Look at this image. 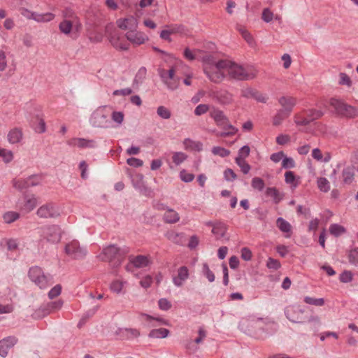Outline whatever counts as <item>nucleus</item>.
<instances>
[{"mask_svg":"<svg viewBox=\"0 0 358 358\" xmlns=\"http://www.w3.org/2000/svg\"><path fill=\"white\" fill-rule=\"evenodd\" d=\"M296 166L294 159L291 157L285 155L282 162V168L285 169H293Z\"/></svg>","mask_w":358,"mask_h":358,"instance_id":"nucleus-60","label":"nucleus"},{"mask_svg":"<svg viewBox=\"0 0 358 358\" xmlns=\"http://www.w3.org/2000/svg\"><path fill=\"white\" fill-rule=\"evenodd\" d=\"M348 259L351 264L358 265V248H355L350 251Z\"/></svg>","mask_w":358,"mask_h":358,"instance_id":"nucleus-61","label":"nucleus"},{"mask_svg":"<svg viewBox=\"0 0 358 358\" xmlns=\"http://www.w3.org/2000/svg\"><path fill=\"white\" fill-rule=\"evenodd\" d=\"M36 215L41 218H57L60 215V210L55 203H47L38 208Z\"/></svg>","mask_w":358,"mask_h":358,"instance_id":"nucleus-9","label":"nucleus"},{"mask_svg":"<svg viewBox=\"0 0 358 358\" xmlns=\"http://www.w3.org/2000/svg\"><path fill=\"white\" fill-rule=\"evenodd\" d=\"M49 314H50V312L48 307H47V303H43L34 310L32 317L34 319H41Z\"/></svg>","mask_w":358,"mask_h":358,"instance_id":"nucleus-40","label":"nucleus"},{"mask_svg":"<svg viewBox=\"0 0 358 358\" xmlns=\"http://www.w3.org/2000/svg\"><path fill=\"white\" fill-rule=\"evenodd\" d=\"M159 308L164 311H167L171 308V302L166 298H161L158 301Z\"/></svg>","mask_w":358,"mask_h":358,"instance_id":"nucleus-63","label":"nucleus"},{"mask_svg":"<svg viewBox=\"0 0 358 358\" xmlns=\"http://www.w3.org/2000/svg\"><path fill=\"white\" fill-rule=\"evenodd\" d=\"M126 38L129 41L135 45L143 44L148 38L142 32L137 31L136 29L128 31L125 34Z\"/></svg>","mask_w":358,"mask_h":358,"instance_id":"nucleus-19","label":"nucleus"},{"mask_svg":"<svg viewBox=\"0 0 358 358\" xmlns=\"http://www.w3.org/2000/svg\"><path fill=\"white\" fill-rule=\"evenodd\" d=\"M20 14L27 20H34L36 12L29 10L28 8L22 7L19 8Z\"/></svg>","mask_w":358,"mask_h":358,"instance_id":"nucleus-62","label":"nucleus"},{"mask_svg":"<svg viewBox=\"0 0 358 358\" xmlns=\"http://www.w3.org/2000/svg\"><path fill=\"white\" fill-rule=\"evenodd\" d=\"M329 233L335 237H338L346 232V229L338 224H331L329 228Z\"/></svg>","mask_w":358,"mask_h":358,"instance_id":"nucleus-43","label":"nucleus"},{"mask_svg":"<svg viewBox=\"0 0 358 358\" xmlns=\"http://www.w3.org/2000/svg\"><path fill=\"white\" fill-rule=\"evenodd\" d=\"M120 334L124 338L127 340L137 338L140 335V332L138 329L132 328L120 329Z\"/></svg>","mask_w":358,"mask_h":358,"instance_id":"nucleus-38","label":"nucleus"},{"mask_svg":"<svg viewBox=\"0 0 358 358\" xmlns=\"http://www.w3.org/2000/svg\"><path fill=\"white\" fill-rule=\"evenodd\" d=\"M166 213L164 215V220L166 223L173 224L180 220L179 214L172 208H167Z\"/></svg>","mask_w":358,"mask_h":358,"instance_id":"nucleus-37","label":"nucleus"},{"mask_svg":"<svg viewBox=\"0 0 358 358\" xmlns=\"http://www.w3.org/2000/svg\"><path fill=\"white\" fill-rule=\"evenodd\" d=\"M210 116L214 120L216 124L220 127H222L225 124L229 122L228 117L221 110L213 108V110L210 113Z\"/></svg>","mask_w":358,"mask_h":358,"instance_id":"nucleus-24","label":"nucleus"},{"mask_svg":"<svg viewBox=\"0 0 358 358\" xmlns=\"http://www.w3.org/2000/svg\"><path fill=\"white\" fill-rule=\"evenodd\" d=\"M303 310L296 306H289L285 309V315L286 317L292 322L301 323V315Z\"/></svg>","mask_w":358,"mask_h":358,"instance_id":"nucleus-13","label":"nucleus"},{"mask_svg":"<svg viewBox=\"0 0 358 358\" xmlns=\"http://www.w3.org/2000/svg\"><path fill=\"white\" fill-rule=\"evenodd\" d=\"M129 251L127 246L120 248L110 244L103 248L99 257L103 262H109L113 268H117L121 265Z\"/></svg>","mask_w":358,"mask_h":358,"instance_id":"nucleus-1","label":"nucleus"},{"mask_svg":"<svg viewBox=\"0 0 358 358\" xmlns=\"http://www.w3.org/2000/svg\"><path fill=\"white\" fill-rule=\"evenodd\" d=\"M294 122L297 126H307L309 124L308 117H303L301 113H296L294 115Z\"/></svg>","mask_w":358,"mask_h":358,"instance_id":"nucleus-54","label":"nucleus"},{"mask_svg":"<svg viewBox=\"0 0 358 358\" xmlns=\"http://www.w3.org/2000/svg\"><path fill=\"white\" fill-rule=\"evenodd\" d=\"M73 28V22L70 20H63L59 24V31L66 35H68L71 33Z\"/></svg>","mask_w":358,"mask_h":358,"instance_id":"nucleus-44","label":"nucleus"},{"mask_svg":"<svg viewBox=\"0 0 358 358\" xmlns=\"http://www.w3.org/2000/svg\"><path fill=\"white\" fill-rule=\"evenodd\" d=\"M126 284V281L115 280L111 282L110 285V289L114 293H116L117 294H122L124 293L123 289Z\"/></svg>","mask_w":358,"mask_h":358,"instance_id":"nucleus-41","label":"nucleus"},{"mask_svg":"<svg viewBox=\"0 0 358 358\" xmlns=\"http://www.w3.org/2000/svg\"><path fill=\"white\" fill-rule=\"evenodd\" d=\"M147 76V69L145 66H141L136 73L132 83L134 88H138V87L145 81Z\"/></svg>","mask_w":358,"mask_h":358,"instance_id":"nucleus-28","label":"nucleus"},{"mask_svg":"<svg viewBox=\"0 0 358 358\" xmlns=\"http://www.w3.org/2000/svg\"><path fill=\"white\" fill-rule=\"evenodd\" d=\"M22 138V132L20 129H11L8 134V140L10 143H17Z\"/></svg>","mask_w":358,"mask_h":358,"instance_id":"nucleus-39","label":"nucleus"},{"mask_svg":"<svg viewBox=\"0 0 358 358\" xmlns=\"http://www.w3.org/2000/svg\"><path fill=\"white\" fill-rule=\"evenodd\" d=\"M43 178L41 175H31L26 178L15 179L13 185L15 188L22 191L41 184Z\"/></svg>","mask_w":358,"mask_h":358,"instance_id":"nucleus-8","label":"nucleus"},{"mask_svg":"<svg viewBox=\"0 0 358 358\" xmlns=\"http://www.w3.org/2000/svg\"><path fill=\"white\" fill-rule=\"evenodd\" d=\"M187 158V155L182 152H176L173 153L172 159L173 163L178 166Z\"/></svg>","mask_w":358,"mask_h":358,"instance_id":"nucleus-56","label":"nucleus"},{"mask_svg":"<svg viewBox=\"0 0 358 358\" xmlns=\"http://www.w3.org/2000/svg\"><path fill=\"white\" fill-rule=\"evenodd\" d=\"M235 162L241 168V171L244 174H248L250 172L251 166L245 160V159H241V157H236Z\"/></svg>","mask_w":358,"mask_h":358,"instance_id":"nucleus-48","label":"nucleus"},{"mask_svg":"<svg viewBox=\"0 0 358 358\" xmlns=\"http://www.w3.org/2000/svg\"><path fill=\"white\" fill-rule=\"evenodd\" d=\"M276 225L280 231L288 234L285 236L287 238H289L291 236L292 226L289 222L280 217L276 220Z\"/></svg>","mask_w":358,"mask_h":358,"instance_id":"nucleus-31","label":"nucleus"},{"mask_svg":"<svg viewBox=\"0 0 358 358\" xmlns=\"http://www.w3.org/2000/svg\"><path fill=\"white\" fill-rule=\"evenodd\" d=\"M306 112L308 120H309V124L311 122L320 118L324 115V112L322 110H318V109H313V108L309 109V110H306Z\"/></svg>","mask_w":358,"mask_h":358,"instance_id":"nucleus-45","label":"nucleus"},{"mask_svg":"<svg viewBox=\"0 0 358 358\" xmlns=\"http://www.w3.org/2000/svg\"><path fill=\"white\" fill-rule=\"evenodd\" d=\"M20 218V213L15 211H8L3 215V219L5 223L10 224Z\"/></svg>","mask_w":358,"mask_h":358,"instance_id":"nucleus-46","label":"nucleus"},{"mask_svg":"<svg viewBox=\"0 0 358 358\" xmlns=\"http://www.w3.org/2000/svg\"><path fill=\"white\" fill-rule=\"evenodd\" d=\"M268 326L262 318H259L254 321L252 327L256 329L257 331L254 333L255 336L257 339H265L268 336Z\"/></svg>","mask_w":358,"mask_h":358,"instance_id":"nucleus-15","label":"nucleus"},{"mask_svg":"<svg viewBox=\"0 0 358 358\" xmlns=\"http://www.w3.org/2000/svg\"><path fill=\"white\" fill-rule=\"evenodd\" d=\"M55 17V15L50 12L44 13H38L36 12L34 21L37 23H47L52 21Z\"/></svg>","mask_w":358,"mask_h":358,"instance_id":"nucleus-35","label":"nucleus"},{"mask_svg":"<svg viewBox=\"0 0 358 358\" xmlns=\"http://www.w3.org/2000/svg\"><path fill=\"white\" fill-rule=\"evenodd\" d=\"M244 96L246 97H252L261 103H266L268 100V97L266 95L259 92L256 90L251 88L245 90Z\"/></svg>","mask_w":358,"mask_h":358,"instance_id":"nucleus-33","label":"nucleus"},{"mask_svg":"<svg viewBox=\"0 0 358 358\" xmlns=\"http://www.w3.org/2000/svg\"><path fill=\"white\" fill-rule=\"evenodd\" d=\"M290 113L283 110L282 108L278 109L275 115L273 117V125L275 127L280 125L284 120L290 116Z\"/></svg>","mask_w":358,"mask_h":358,"instance_id":"nucleus-30","label":"nucleus"},{"mask_svg":"<svg viewBox=\"0 0 358 358\" xmlns=\"http://www.w3.org/2000/svg\"><path fill=\"white\" fill-rule=\"evenodd\" d=\"M89 122L92 127L108 129L113 127L106 106H99L90 115Z\"/></svg>","mask_w":358,"mask_h":358,"instance_id":"nucleus-2","label":"nucleus"},{"mask_svg":"<svg viewBox=\"0 0 358 358\" xmlns=\"http://www.w3.org/2000/svg\"><path fill=\"white\" fill-rule=\"evenodd\" d=\"M318 189L322 192H328L330 190V183L326 178L320 177L317 180Z\"/></svg>","mask_w":358,"mask_h":358,"instance_id":"nucleus-47","label":"nucleus"},{"mask_svg":"<svg viewBox=\"0 0 358 358\" xmlns=\"http://www.w3.org/2000/svg\"><path fill=\"white\" fill-rule=\"evenodd\" d=\"M222 128L224 129L223 131L217 132L216 134L217 136L219 137H227V136H232L235 135L238 129L234 127L232 124L229 123V122L227 124H225L224 126L222 127Z\"/></svg>","mask_w":358,"mask_h":358,"instance_id":"nucleus-36","label":"nucleus"},{"mask_svg":"<svg viewBox=\"0 0 358 358\" xmlns=\"http://www.w3.org/2000/svg\"><path fill=\"white\" fill-rule=\"evenodd\" d=\"M141 316L145 317V320L148 322L151 326L153 327L157 325H169V321L163 317H155L146 313H141Z\"/></svg>","mask_w":358,"mask_h":358,"instance_id":"nucleus-32","label":"nucleus"},{"mask_svg":"<svg viewBox=\"0 0 358 358\" xmlns=\"http://www.w3.org/2000/svg\"><path fill=\"white\" fill-rule=\"evenodd\" d=\"M209 110V105L199 104L194 109V114L197 116L202 115L206 113Z\"/></svg>","mask_w":358,"mask_h":358,"instance_id":"nucleus-64","label":"nucleus"},{"mask_svg":"<svg viewBox=\"0 0 358 358\" xmlns=\"http://www.w3.org/2000/svg\"><path fill=\"white\" fill-rule=\"evenodd\" d=\"M117 27L123 30L129 31L136 29L138 27V20L134 16H129L124 18H120L116 21Z\"/></svg>","mask_w":358,"mask_h":358,"instance_id":"nucleus-17","label":"nucleus"},{"mask_svg":"<svg viewBox=\"0 0 358 358\" xmlns=\"http://www.w3.org/2000/svg\"><path fill=\"white\" fill-rule=\"evenodd\" d=\"M50 313L60 310L63 306V301L59 299L55 301L46 303Z\"/></svg>","mask_w":358,"mask_h":358,"instance_id":"nucleus-58","label":"nucleus"},{"mask_svg":"<svg viewBox=\"0 0 358 358\" xmlns=\"http://www.w3.org/2000/svg\"><path fill=\"white\" fill-rule=\"evenodd\" d=\"M28 276L41 289H46L53 284V276L44 273L43 269L38 266H31L29 269Z\"/></svg>","mask_w":358,"mask_h":358,"instance_id":"nucleus-3","label":"nucleus"},{"mask_svg":"<svg viewBox=\"0 0 358 358\" xmlns=\"http://www.w3.org/2000/svg\"><path fill=\"white\" fill-rule=\"evenodd\" d=\"M67 144L69 146H76L80 149L96 147V142L94 140H87L83 138H73L68 141Z\"/></svg>","mask_w":358,"mask_h":358,"instance_id":"nucleus-18","label":"nucleus"},{"mask_svg":"<svg viewBox=\"0 0 358 358\" xmlns=\"http://www.w3.org/2000/svg\"><path fill=\"white\" fill-rule=\"evenodd\" d=\"M278 103L282 106L281 108L289 113H292L297 101L295 97L291 96H282L278 99Z\"/></svg>","mask_w":358,"mask_h":358,"instance_id":"nucleus-21","label":"nucleus"},{"mask_svg":"<svg viewBox=\"0 0 358 358\" xmlns=\"http://www.w3.org/2000/svg\"><path fill=\"white\" fill-rule=\"evenodd\" d=\"M329 104L338 115L349 119L358 117V108L346 103L341 99L331 98L329 100Z\"/></svg>","mask_w":358,"mask_h":358,"instance_id":"nucleus-5","label":"nucleus"},{"mask_svg":"<svg viewBox=\"0 0 358 358\" xmlns=\"http://www.w3.org/2000/svg\"><path fill=\"white\" fill-rule=\"evenodd\" d=\"M64 252L67 255L75 259H83L87 255V250L81 248L79 242L76 240L65 245Z\"/></svg>","mask_w":358,"mask_h":358,"instance_id":"nucleus-10","label":"nucleus"},{"mask_svg":"<svg viewBox=\"0 0 358 358\" xmlns=\"http://www.w3.org/2000/svg\"><path fill=\"white\" fill-rule=\"evenodd\" d=\"M354 168L350 166L345 167L341 172L343 185H351L355 180Z\"/></svg>","mask_w":358,"mask_h":358,"instance_id":"nucleus-27","label":"nucleus"},{"mask_svg":"<svg viewBox=\"0 0 358 358\" xmlns=\"http://www.w3.org/2000/svg\"><path fill=\"white\" fill-rule=\"evenodd\" d=\"M17 343V338L15 336H10L0 340V356L5 358L8 351Z\"/></svg>","mask_w":358,"mask_h":358,"instance_id":"nucleus-16","label":"nucleus"},{"mask_svg":"<svg viewBox=\"0 0 358 358\" xmlns=\"http://www.w3.org/2000/svg\"><path fill=\"white\" fill-rule=\"evenodd\" d=\"M131 182L134 188L139 191L141 194L148 197L153 196V192L146 185L142 174L134 175L131 178Z\"/></svg>","mask_w":358,"mask_h":358,"instance_id":"nucleus-12","label":"nucleus"},{"mask_svg":"<svg viewBox=\"0 0 358 358\" xmlns=\"http://www.w3.org/2000/svg\"><path fill=\"white\" fill-rule=\"evenodd\" d=\"M41 237L50 243H57L62 238V229L59 225H46L41 228Z\"/></svg>","mask_w":358,"mask_h":358,"instance_id":"nucleus-7","label":"nucleus"},{"mask_svg":"<svg viewBox=\"0 0 358 358\" xmlns=\"http://www.w3.org/2000/svg\"><path fill=\"white\" fill-rule=\"evenodd\" d=\"M303 301L307 304L316 306H322L324 304V299L323 298L315 299L310 296H305Z\"/></svg>","mask_w":358,"mask_h":358,"instance_id":"nucleus-52","label":"nucleus"},{"mask_svg":"<svg viewBox=\"0 0 358 358\" xmlns=\"http://www.w3.org/2000/svg\"><path fill=\"white\" fill-rule=\"evenodd\" d=\"M108 37L110 43L115 48L121 50H127L129 49V44L124 40L117 31L115 30L110 33Z\"/></svg>","mask_w":358,"mask_h":358,"instance_id":"nucleus-14","label":"nucleus"},{"mask_svg":"<svg viewBox=\"0 0 358 358\" xmlns=\"http://www.w3.org/2000/svg\"><path fill=\"white\" fill-rule=\"evenodd\" d=\"M189 275V269L187 266H180L177 271V275L173 277V283L177 287H182Z\"/></svg>","mask_w":358,"mask_h":358,"instance_id":"nucleus-20","label":"nucleus"},{"mask_svg":"<svg viewBox=\"0 0 358 358\" xmlns=\"http://www.w3.org/2000/svg\"><path fill=\"white\" fill-rule=\"evenodd\" d=\"M158 73L163 83L167 86L169 89L171 90L176 89V86L171 84L169 82V80H172L173 79L174 77L175 71L173 68H171L169 71L159 68L158 69Z\"/></svg>","mask_w":358,"mask_h":358,"instance_id":"nucleus-22","label":"nucleus"},{"mask_svg":"<svg viewBox=\"0 0 358 358\" xmlns=\"http://www.w3.org/2000/svg\"><path fill=\"white\" fill-rule=\"evenodd\" d=\"M227 231V227L226 224L222 222H216L212 229V234L214 235L216 240H221L224 238Z\"/></svg>","mask_w":358,"mask_h":358,"instance_id":"nucleus-26","label":"nucleus"},{"mask_svg":"<svg viewBox=\"0 0 358 358\" xmlns=\"http://www.w3.org/2000/svg\"><path fill=\"white\" fill-rule=\"evenodd\" d=\"M202 273L210 282H213L215 280V275L213 272L210 269L207 263L203 264Z\"/></svg>","mask_w":358,"mask_h":358,"instance_id":"nucleus-51","label":"nucleus"},{"mask_svg":"<svg viewBox=\"0 0 358 358\" xmlns=\"http://www.w3.org/2000/svg\"><path fill=\"white\" fill-rule=\"evenodd\" d=\"M157 115L162 119H169L171 116V111L165 106H160L157 108Z\"/></svg>","mask_w":358,"mask_h":358,"instance_id":"nucleus-59","label":"nucleus"},{"mask_svg":"<svg viewBox=\"0 0 358 358\" xmlns=\"http://www.w3.org/2000/svg\"><path fill=\"white\" fill-rule=\"evenodd\" d=\"M212 153L221 157H225L230 155V151L220 146H215L212 148Z\"/></svg>","mask_w":358,"mask_h":358,"instance_id":"nucleus-55","label":"nucleus"},{"mask_svg":"<svg viewBox=\"0 0 358 358\" xmlns=\"http://www.w3.org/2000/svg\"><path fill=\"white\" fill-rule=\"evenodd\" d=\"M111 120L117 124V126H120L124 118V114L122 111H113L110 115Z\"/></svg>","mask_w":358,"mask_h":358,"instance_id":"nucleus-53","label":"nucleus"},{"mask_svg":"<svg viewBox=\"0 0 358 358\" xmlns=\"http://www.w3.org/2000/svg\"><path fill=\"white\" fill-rule=\"evenodd\" d=\"M265 194L267 196L271 197L275 204H278L284 197V194L274 187H267Z\"/></svg>","mask_w":358,"mask_h":358,"instance_id":"nucleus-29","label":"nucleus"},{"mask_svg":"<svg viewBox=\"0 0 358 358\" xmlns=\"http://www.w3.org/2000/svg\"><path fill=\"white\" fill-rule=\"evenodd\" d=\"M353 280V273L350 271L345 270L339 275V280L343 283H349Z\"/></svg>","mask_w":358,"mask_h":358,"instance_id":"nucleus-57","label":"nucleus"},{"mask_svg":"<svg viewBox=\"0 0 358 358\" xmlns=\"http://www.w3.org/2000/svg\"><path fill=\"white\" fill-rule=\"evenodd\" d=\"M251 186L253 189L262 192L265 187L264 181L259 177H255L252 179Z\"/></svg>","mask_w":358,"mask_h":358,"instance_id":"nucleus-50","label":"nucleus"},{"mask_svg":"<svg viewBox=\"0 0 358 358\" xmlns=\"http://www.w3.org/2000/svg\"><path fill=\"white\" fill-rule=\"evenodd\" d=\"M226 60H220L214 65L204 67V73L213 83H219L225 78L227 73V65L220 64Z\"/></svg>","mask_w":358,"mask_h":358,"instance_id":"nucleus-6","label":"nucleus"},{"mask_svg":"<svg viewBox=\"0 0 358 358\" xmlns=\"http://www.w3.org/2000/svg\"><path fill=\"white\" fill-rule=\"evenodd\" d=\"M220 64L227 65V73L231 79L236 80H248L254 78L256 76L254 73H249L241 65L229 60H226Z\"/></svg>","mask_w":358,"mask_h":358,"instance_id":"nucleus-4","label":"nucleus"},{"mask_svg":"<svg viewBox=\"0 0 358 358\" xmlns=\"http://www.w3.org/2000/svg\"><path fill=\"white\" fill-rule=\"evenodd\" d=\"M212 96L217 102L224 105L230 103L233 100L231 94L226 90L213 92Z\"/></svg>","mask_w":358,"mask_h":358,"instance_id":"nucleus-23","label":"nucleus"},{"mask_svg":"<svg viewBox=\"0 0 358 358\" xmlns=\"http://www.w3.org/2000/svg\"><path fill=\"white\" fill-rule=\"evenodd\" d=\"M183 145L186 150L200 152L203 149V144L200 141H194L189 138H185Z\"/></svg>","mask_w":358,"mask_h":358,"instance_id":"nucleus-34","label":"nucleus"},{"mask_svg":"<svg viewBox=\"0 0 358 358\" xmlns=\"http://www.w3.org/2000/svg\"><path fill=\"white\" fill-rule=\"evenodd\" d=\"M169 334V329L165 328H159L151 330L148 334V336L150 338H164L167 337Z\"/></svg>","mask_w":358,"mask_h":358,"instance_id":"nucleus-42","label":"nucleus"},{"mask_svg":"<svg viewBox=\"0 0 358 358\" xmlns=\"http://www.w3.org/2000/svg\"><path fill=\"white\" fill-rule=\"evenodd\" d=\"M285 181L287 184H289L294 188L298 186V182H296V176L293 171H288L285 173Z\"/></svg>","mask_w":358,"mask_h":358,"instance_id":"nucleus-49","label":"nucleus"},{"mask_svg":"<svg viewBox=\"0 0 358 358\" xmlns=\"http://www.w3.org/2000/svg\"><path fill=\"white\" fill-rule=\"evenodd\" d=\"M151 262L148 256L137 255L129 256V263L125 266V269L128 272H132L133 268H141L146 267L150 264Z\"/></svg>","mask_w":358,"mask_h":358,"instance_id":"nucleus-11","label":"nucleus"},{"mask_svg":"<svg viewBox=\"0 0 358 358\" xmlns=\"http://www.w3.org/2000/svg\"><path fill=\"white\" fill-rule=\"evenodd\" d=\"M23 197L24 203L22 206L20 207V209L25 211L26 213L31 212L37 206V198L34 194H24Z\"/></svg>","mask_w":358,"mask_h":358,"instance_id":"nucleus-25","label":"nucleus"}]
</instances>
